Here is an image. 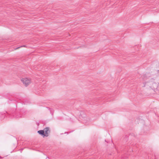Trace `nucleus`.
Returning a JSON list of instances; mask_svg holds the SVG:
<instances>
[{
  "mask_svg": "<svg viewBox=\"0 0 159 159\" xmlns=\"http://www.w3.org/2000/svg\"><path fill=\"white\" fill-rule=\"evenodd\" d=\"M37 132L43 138H44L48 136V133L50 132V130L48 127H46L44 128V130H39Z\"/></svg>",
  "mask_w": 159,
  "mask_h": 159,
  "instance_id": "obj_1",
  "label": "nucleus"
},
{
  "mask_svg": "<svg viewBox=\"0 0 159 159\" xmlns=\"http://www.w3.org/2000/svg\"><path fill=\"white\" fill-rule=\"evenodd\" d=\"M23 84L25 86H27L31 82L30 79L28 78H22L21 80Z\"/></svg>",
  "mask_w": 159,
  "mask_h": 159,
  "instance_id": "obj_2",
  "label": "nucleus"
},
{
  "mask_svg": "<svg viewBox=\"0 0 159 159\" xmlns=\"http://www.w3.org/2000/svg\"><path fill=\"white\" fill-rule=\"evenodd\" d=\"M86 115L85 114H83V116H82L83 119H82V122L83 123L86 124L88 121L87 118L85 117Z\"/></svg>",
  "mask_w": 159,
  "mask_h": 159,
  "instance_id": "obj_3",
  "label": "nucleus"
},
{
  "mask_svg": "<svg viewBox=\"0 0 159 159\" xmlns=\"http://www.w3.org/2000/svg\"><path fill=\"white\" fill-rule=\"evenodd\" d=\"M5 115L4 114H3L0 113V120H2L4 119L5 117Z\"/></svg>",
  "mask_w": 159,
  "mask_h": 159,
  "instance_id": "obj_4",
  "label": "nucleus"
},
{
  "mask_svg": "<svg viewBox=\"0 0 159 159\" xmlns=\"http://www.w3.org/2000/svg\"><path fill=\"white\" fill-rule=\"evenodd\" d=\"M25 47V45H23L22 46H21V47ZM20 47H18L16 49L19 48H20Z\"/></svg>",
  "mask_w": 159,
  "mask_h": 159,
  "instance_id": "obj_5",
  "label": "nucleus"
},
{
  "mask_svg": "<svg viewBox=\"0 0 159 159\" xmlns=\"http://www.w3.org/2000/svg\"><path fill=\"white\" fill-rule=\"evenodd\" d=\"M23 148H21V149H20V150L21 152L23 150Z\"/></svg>",
  "mask_w": 159,
  "mask_h": 159,
  "instance_id": "obj_6",
  "label": "nucleus"
},
{
  "mask_svg": "<svg viewBox=\"0 0 159 159\" xmlns=\"http://www.w3.org/2000/svg\"><path fill=\"white\" fill-rule=\"evenodd\" d=\"M82 114L81 113V114H80V116H82Z\"/></svg>",
  "mask_w": 159,
  "mask_h": 159,
  "instance_id": "obj_7",
  "label": "nucleus"
}]
</instances>
